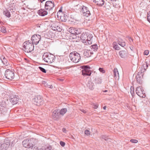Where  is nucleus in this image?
<instances>
[{
	"instance_id": "b1692460",
	"label": "nucleus",
	"mask_w": 150,
	"mask_h": 150,
	"mask_svg": "<svg viewBox=\"0 0 150 150\" xmlns=\"http://www.w3.org/2000/svg\"><path fill=\"white\" fill-rule=\"evenodd\" d=\"M112 46L113 48L116 50H119L120 49V47L117 44V43L115 42H114L112 43Z\"/></svg>"
},
{
	"instance_id": "c756f323",
	"label": "nucleus",
	"mask_w": 150,
	"mask_h": 150,
	"mask_svg": "<svg viewBox=\"0 0 150 150\" xmlns=\"http://www.w3.org/2000/svg\"><path fill=\"white\" fill-rule=\"evenodd\" d=\"M76 29L73 27H71L69 29V32L72 34H75Z\"/></svg>"
},
{
	"instance_id": "09e8293b",
	"label": "nucleus",
	"mask_w": 150,
	"mask_h": 150,
	"mask_svg": "<svg viewBox=\"0 0 150 150\" xmlns=\"http://www.w3.org/2000/svg\"><path fill=\"white\" fill-rule=\"evenodd\" d=\"M62 13H61L59 12H57V16L58 17H61L62 16Z\"/></svg>"
},
{
	"instance_id": "a19ab883",
	"label": "nucleus",
	"mask_w": 150,
	"mask_h": 150,
	"mask_svg": "<svg viewBox=\"0 0 150 150\" xmlns=\"http://www.w3.org/2000/svg\"><path fill=\"white\" fill-rule=\"evenodd\" d=\"M99 70L100 72L102 73H104L105 72V71L103 69V68H99Z\"/></svg>"
},
{
	"instance_id": "4468645a",
	"label": "nucleus",
	"mask_w": 150,
	"mask_h": 150,
	"mask_svg": "<svg viewBox=\"0 0 150 150\" xmlns=\"http://www.w3.org/2000/svg\"><path fill=\"white\" fill-rule=\"evenodd\" d=\"M143 74L142 72V70H141V71H139L136 76V80L138 83L139 84H141V80H139L140 81H139V79H142L143 77Z\"/></svg>"
},
{
	"instance_id": "2f4dec72",
	"label": "nucleus",
	"mask_w": 150,
	"mask_h": 150,
	"mask_svg": "<svg viewBox=\"0 0 150 150\" xmlns=\"http://www.w3.org/2000/svg\"><path fill=\"white\" fill-rule=\"evenodd\" d=\"M4 14L8 17H10L11 16V14L9 11L7 10L4 11Z\"/></svg>"
},
{
	"instance_id": "de8ad7c7",
	"label": "nucleus",
	"mask_w": 150,
	"mask_h": 150,
	"mask_svg": "<svg viewBox=\"0 0 150 150\" xmlns=\"http://www.w3.org/2000/svg\"><path fill=\"white\" fill-rule=\"evenodd\" d=\"M149 51L148 50H146L144 51V54L147 55L149 53Z\"/></svg>"
},
{
	"instance_id": "13d9d810",
	"label": "nucleus",
	"mask_w": 150,
	"mask_h": 150,
	"mask_svg": "<svg viewBox=\"0 0 150 150\" xmlns=\"http://www.w3.org/2000/svg\"><path fill=\"white\" fill-rule=\"evenodd\" d=\"M58 80L60 81H62L64 80L62 79H58Z\"/></svg>"
},
{
	"instance_id": "a878e982",
	"label": "nucleus",
	"mask_w": 150,
	"mask_h": 150,
	"mask_svg": "<svg viewBox=\"0 0 150 150\" xmlns=\"http://www.w3.org/2000/svg\"><path fill=\"white\" fill-rule=\"evenodd\" d=\"M148 64H147V62H146L144 63L143 66L142 67V68L143 69V72H144L145 70L147 69V67H148Z\"/></svg>"
},
{
	"instance_id": "20e7f679",
	"label": "nucleus",
	"mask_w": 150,
	"mask_h": 150,
	"mask_svg": "<svg viewBox=\"0 0 150 150\" xmlns=\"http://www.w3.org/2000/svg\"><path fill=\"white\" fill-rule=\"evenodd\" d=\"M22 144L23 146L25 148H31L32 149L33 145V139H25L23 141Z\"/></svg>"
},
{
	"instance_id": "e433bc0d",
	"label": "nucleus",
	"mask_w": 150,
	"mask_h": 150,
	"mask_svg": "<svg viewBox=\"0 0 150 150\" xmlns=\"http://www.w3.org/2000/svg\"><path fill=\"white\" fill-rule=\"evenodd\" d=\"M38 68L39 69L40 71L43 73H46V70L43 68L40 67H38Z\"/></svg>"
},
{
	"instance_id": "4d7b16f0",
	"label": "nucleus",
	"mask_w": 150,
	"mask_h": 150,
	"mask_svg": "<svg viewBox=\"0 0 150 150\" xmlns=\"http://www.w3.org/2000/svg\"><path fill=\"white\" fill-rule=\"evenodd\" d=\"M62 131H63V132L65 133L66 131V129L65 128H63L62 129Z\"/></svg>"
},
{
	"instance_id": "58836bf2",
	"label": "nucleus",
	"mask_w": 150,
	"mask_h": 150,
	"mask_svg": "<svg viewBox=\"0 0 150 150\" xmlns=\"http://www.w3.org/2000/svg\"><path fill=\"white\" fill-rule=\"evenodd\" d=\"M75 31V35H78L81 33V31L79 29H76V28Z\"/></svg>"
},
{
	"instance_id": "338daca9",
	"label": "nucleus",
	"mask_w": 150,
	"mask_h": 150,
	"mask_svg": "<svg viewBox=\"0 0 150 150\" xmlns=\"http://www.w3.org/2000/svg\"><path fill=\"white\" fill-rule=\"evenodd\" d=\"M40 27V26H38V27Z\"/></svg>"
},
{
	"instance_id": "f3484780",
	"label": "nucleus",
	"mask_w": 150,
	"mask_h": 150,
	"mask_svg": "<svg viewBox=\"0 0 150 150\" xmlns=\"http://www.w3.org/2000/svg\"><path fill=\"white\" fill-rule=\"evenodd\" d=\"M97 5L99 6H102L104 4V1L103 0H93Z\"/></svg>"
},
{
	"instance_id": "4be33fe9",
	"label": "nucleus",
	"mask_w": 150,
	"mask_h": 150,
	"mask_svg": "<svg viewBox=\"0 0 150 150\" xmlns=\"http://www.w3.org/2000/svg\"><path fill=\"white\" fill-rule=\"evenodd\" d=\"M87 86L89 89L91 90H93L95 87V84L91 81H88Z\"/></svg>"
},
{
	"instance_id": "680f3d73",
	"label": "nucleus",
	"mask_w": 150,
	"mask_h": 150,
	"mask_svg": "<svg viewBox=\"0 0 150 150\" xmlns=\"http://www.w3.org/2000/svg\"><path fill=\"white\" fill-rule=\"evenodd\" d=\"M103 108L104 110H105L106 108V106H105L103 107Z\"/></svg>"
},
{
	"instance_id": "37998d69",
	"label": "nucleus",
	"mask_w": 150,
	"mask_h": 150,
	"mask_svg": "<svg viewBox=\"0 0 150 150\" xmlns=\"http://www.w3.org/2000/svg\"><path fill=\"white\" fill-rule=\"evenodd\" d=\"M85 134L87 135L88 136L90 135V131L89 130H86L85 131Z\"/></svg>"
},
{
	"instance_id": "72a5a7b5",
	"label": "nucleus",
	"mask_w": 150,
	"mask_h": 150,
	"mask_svg": "<svg viewBox=\"0 0 150 150\" xmlns=\"http://www.w3.org/2000/svg\"><path fill=\"white\" fill-rule=\"evenodd\" d=\"M45 1V0H38V3H40V7L41 8L43 7L44 6H45L43 2Z\"/></svg>"
},
{
	"instance_id": "5fc2aeb1",
	"label": "nucleus",
	"mask_w": 150,
	"mask_h": 150,
	"mask_svg": "<svg viewBox=\"0 0 150 150\" xmlns=\"http://www.w3.org/2000/svg\"><path fill=\"white\" fill-rule=\"evenodd\" d=\"M43 83L44 84V86L46 87H47V85L48 84L46 82H45V81Z\"/></svg>"
},
{
	"instance_id": "c9c22d12",
	"label": "nucleus",
	"mask_w": 150,
	"mask_h": 150,
	"mask_svg": "<svg viewBox=\"0 0 150 150\" xmlns=\"http://www.w3.org/2000/svg\"><path fill=\"white\" fill-rule=\"evenodd\" d=\"M95 82L96 83H101L102 82V79L99 78H96L95 79Z\"/></svg>"
},
{
	"instance_id": "423d86ee",
	"label": "nucleus",
	"mask_w": 150,
	"mask_h": 150,
	"mask_svg": "<svg viewBox=\"0 0 150 150\" xmlns=\"http://www.w3.org/2000/svg\"><path fill=\"white\" fill-rule=\"evenodd\" d=\"M54 1H47L45 4V10L50 11L54 7Z\"/></svg>"
},
{
	"instance_id": "49530a36",
	"label": "nucleus",
	"mask_w": 150,
	"mask_h": 150,
	"mask_svg": "<svg viewBox=\"0 0 150 150\" xmlns=\"http://www.w3.org/2000/svg\"><path fill=\"white\" fill-rule=\"evenodd\" d=\"M60 144L63 147L64 146L65 144V143L64 142H63L62 141H61L60 142Z\"/></svg>"
},
{
	"instance_id": "412c9836",
	"label": "nucleus",
	"mask_w": 150,
	"mask_h": 150,
	"mask_svg": "<svg viewBox=\"0 0 150 150\" xmlns=\"http://www.w3.org/2000/svg\"><path fill=\"white\" fill-rule=\"evenodd\" d=\"M119 55L123 58H125L127 55V53L126 51H121L119 52Z\"/></svg>"
},
{
	"instance_id": "bb28decb",
	"label": "nucleus",
	"mask_w": 150,
	"mask_h": 150,
	"mask_svg": "<svg viewBox=\"0 0 150 150\" xmlns=\"http://www.w3.org/2000/svg\"><path fill=\"white\" fill-rule=\"evenodd\" d=\"M118 44L122 47H124L125 46V42L121 40H118Z\"/></svg>"
},
{
	"instance_id": "0eeeda50",
	"label": "nucleus",
	"mask_w": 150,
	"mask_h": 150,
	"mask_svg": "<svg viewBox=\"0 0 150 150\" xmlns=\"http://www.w3.org/2000/svg\"><path fill=\"white\" fill-rule=\"evenodd\" d=\"M5 76L7 79L11 80L14 78V73L13 71L7 69L5 71Z\"/></svg>"
},
{
	"instance_id": "473e14b6",
	"label": "nucleus",
	"mask_w": 150,
	"mask_h": 150,
	"mask_svg": "<svg viewBox=\"0 0 150 150\" xmlns=\"http://www.w3.org/2000/svg\"><path fill=\"white\" fill-rule=\"evenodd\" d=\"M0 31L4 33H5L6 32L5 27L3 26L0 27Z\"/></svg>"
},
{
	"instance_id": "9d476101",
	"label": "nucleus",
	"mask_w": 150,
	"mask_h": 150,
	"mask_svg": "<svg viewBox=\"0 0 150 150\" xmlns=\"http://www.w3.org/2000/svg\"><path fill=\"white\" fill-rule=\"evenodd\" d=\"M81 11L83 13V15L86 17H88L90 16L91 14L88 8L85 6H83L82 7Z\"/></svg>"
},
{
	"instance_id": "39448f33",
	"label": "nucleus",
	"mask_w": 150,
	"mask_h": 150,
	"mask_svg": "<svg viewBox=\"0 0 150 150\" xmlns=\"http://www.w3.org/2000/svg\"><path fill=\"white\" fill-rule=\"evenodd\" d=\"M82 70V75L84 76H90L91 74V71L90 70V67L88 66H83Z\"/></svg>"
},
{
	"instance_id": "ddd939ff",
	"label": "nucleus",
	"mask_w": 150,
	"mask_h": 150,
	"mask_svg": "<svg viewBox=\"0 0 150 150\" xmlns=\"http://www.w3.org/2000/svg\"><path fill=\"white\" fill-rule=\"evenodd\" d=\"M52 117L54 120H59V114L58 110H55L53 112L52 115Z\"/></svg>"
},
{
	"instance_id": "5701e85b",
	"label": "nucleus",
	"mask_w": 150,
	"mask_h": 150,
	"mask_svg": "<svg viewBox=\"0 0 150 150\" xmlns=\"http://www.w3.org/2000/svg\"><path fill=\"white\" fill-rule=\"evenodd\" d=\"M56 26V24L55 23L51 25V28L54 30L57 31L59 32L61 31V29L59 27L58 25H57L56 27L54 26Z\"/></svg>"
},
{
	"instance_id": "7c9ffc66",
	"label": "nucleus",
	"mask_w": 150,
	"mask_h": 150,
	"mask_svg": "<svg viewBox=\"0 0 150 150\" xmlns=\"http://www.w3.org/2000/svg\"><path fill=\"white\" fill-rule=\"evenodd\" d=\"M67 111V109L66 108H64L62 109L60 111V114L63 115L65 114Z\"/></svg>"
},
{
	"instance_id": "4c0bfd02",
	"label": "nucleus",
	"mask_w": 150,
	"mask_h": 150,
	"mask_svg": "<svg viewBox=\"0 0 150 150\" xmlns=\"http://www.w3.org/2000/svg\"><path fill=\"white\" fill-rule=\"evenodd\" d=\"M101 138L103 139H104L105 140L107 141L109 139L106 135H102L101 137Z\"/></svg>"
},
{
	"instance_id": "774afa93",
	"label": "nucleus",
	"mask_w": 150,
	"mask_h": 150,
	"mask_svg": "<svg viewBox=\"0 0 150 150\" xmlns=\"http://www.w3.org/2000/svg\"><path fill=\"white\" fill-rule=\"evenodd\" d=\"M5 68H6H6H6V67H5Z\"/></svg>"
},
{
	"instance_id": "a18cd8bd",
	"label": "nucleus",
	"mask_w": 150,
	"mask_h": 150,
	"mask_svg": "<svg viewBox=\"0 0 150 150\" xmlns=\"http://www.w3.org/2000/svg\"><path fill=\"white\" fill-rule=\"evenodd\" d=\"M58 12H59L61 13H62V15H63V13L62 12V7H60L59 10L58 11ZM63 15H64V16L65 17V16H64V13Z\"/></svg>"
},
{
	"instance_id": "cd10ccee",
	"label": "nucleus",
	"mask_w": 150,
	"mask_h": 150,
	"mask_svg": "<svg viewBox=\"0 0 150 150\" xmlns=\"http://www.w3.org/2000/svg\"><path fill=\"white\" fill-rule=\"evenodd\" d=\"M91 49L93 51H96L98 49V46L96 44H94L91 46Z\"/></svg>"
},
{
	"instance_id": "1a4fd4ad",
	"label": "nucleus",
	"mask_w": 150,
	"mask_h": 150,
	"mask_svg": "<svg viewBox=\"0 0 150 150\" xmlns=\"http://www.w3.org/2000/svg\"><path fill=\"white\" fill-rule=\"evenodd\" d=\"M10 144V141L5 140L3 143L0 146V150H6L9 147Z\"/></svg>"
},
{
	"instance_id": "7ed1b4c3",
	"label": "nucleus",
	"mask_w": 150,
	"mask_h": 150,
	"mask_svg": "<svg viewBox=\"0 0 150 150\" xmlns=\"http://www.w3.org/2000/svg\"><path fill=\"white\" fill-rule=\"evenodd\" d=\"M69 57L71 61L75 63L78 62L81 59L80 54L76 52L71 53L69 54Z\"/></svg>"
},
{
	"instance_id": "c85d7f7f",
	"label": "nucleus",
	"mask_w": 150,
	"mask_h": 150,
	"mask_svg": "<svg viewBox=\"0 0 150 150\" xmlns=\"http://www.w3.org/2000/svg\"><path fill=\"white\" fill-rule=\"evenodd\" d=\"M2 62L6 66H7L9 64L7 60L5 57L2 60Z\"/></svg>"
},
{
	"instance_id": "dca6fc26",
	"label": "nucleus",
	"mask_w": 150,
	"mask_h": 150,
	"mask_svg": "<svg viewBox=\"0 0 150 150\" xmlns=\"http://www.w3.org/2000/svg\"><path fill=\"white\" fill-rule=\"evenodd\" d=\"M48 13L44 9L41 8L38 11V14L41 16H43L47 15Z\"/></svg>"
},
{
	"instance_id": "f8f14e48",
	"label": "nucleus",
	"mask_w": 150,
	"mask_h": 150,
	"mask_svg": "<svg viewBox=\"0 0 150 150\" xmlns=\"http://www.w3.org/2000/svg\"><path fill=\"white\" fill-rule=\"evenodd\" d=\"M87 34L86 33H82L80 36V40L83 43H85V45H88L87 42Z\"/></svg>"
},
{
	"instance_id": "6e6d98bb",
	"label": "nucleus",
	"mask_w": 150,
	"mask_h": 150,
	"mask_svg": "<svg viewBox=\"0 0 150 150\" xmlns=\"http://www.w3.org/2000/svg\"><path fill=\"white\" fill-rule=\"evenodd\" d=\"M33 150H38V147L37 146L35 147Z\"/></svg>"
},
{
	"instance_id": "69168bd1",
	"label": "nucleus",
	"mask_w": 150,
	"mask_h": 150,
	"mask_svg": "<svg viewBox=\"0 0 150 150\" xmlns=\"http://www.w3.org/2000/svg\"><path fill=\"white\" fill-rule=\"evenodd\" d=\"M67 69H69V67H67Z\"/></svg>"
},
{
	"instance_id": "bf43d9fd",
	"label": "nucleus",
	"mask_w": 150,
	"mask_h": 150,
	"mask_svg": "<svg viewBox=\"0 0 150 150\" xmlns=\"http://www.w3.org/2000/svg\"><path fill=\"white\" fill-rule=\"evenodd\" d=\"M133 91H132V89H131V91H130V93L131 94H132V93H133Z\"/></svg>"
},
{
	"instance_id": "79ce46f5",
	"label": "nucleus",
	"mask_w": 150,
	"mask_h": 150,
	"mask_svg": "<svg viewBox=\"0 0 150 150\" xmlns=\"http://www.w3.org/2000/svg\"><path fill=\"white\" fill-rule=\"evenodd\" d=\"M130 142L132 143H136L138 142V141L136 139H132L130 140Z\"/></svg>"
},
{
	"instance_id": "9b49d317",
	"label": "nucleus",
	"mask_w": 150,
	"mask_h": 150,
	"mask_svg": "<svg viewBox=\"0 0 150 150\" xmlns=\"http://www.w3.org/2000/svg\"><path fill=\"white\" fill-rule=\"evenodd\" d=\"M18 96L16 95L12 96H10V100L12 104H16L18 101Z\"/></svg>"
},
{
	"instance_id": "052dcab7",
	"label": "nucleus",
	"mask_w": 150,
	"mask_h": 150,
	"mask_svg": "<svg viewBox=\"0 0 150 150\" xmlns=\"http://www.w3.org/2000/svg\"><path fill=\"white\" fill-rule=\"evenodd\" d=\"M139 80H141V83H142V79H139V81H140Z\"/></svg>"
},
{
	"instance_id": "3c124183",
	"label": "nucleus",
	"mask_w": 150,
	"mask_h": 150,
	"mask_svg": "<svg viewBox=\"0 0 150 150\" xmlns=\"http://www.w3.org/2000/svg\"><path fill=\"white\" fill-rule=\"evenodd\" d=\"M80 110L82 112H83V113H86V110H84L83 109H80Z\"/></svg>"
},
{
	"instance_id": "2eb2a0df",
	"label": "nucleus",
	"mask_w": 150,
	"mask_h": 150,
	"mask_svg": "<svg viewBox=\"0 0 150 150\" xmlns=\"http://www.w3.org/2000/svg\"><path fill=\"white\" fill-rule=\"evenodd\" d=\"M32 42L35 45V47H37V45L38 44V36L37 34L33 35L31 38Z\"/></svg>"
},
{
	"instance_id": "6e6552de",
	"label": "nucleus",
	"mask_w": 150,
	"mask_h": 150,
	"mask_svg": "<svg viewBox=\"0 0 150 150\" xmlns=\"http://www.w3.org/2000/svg\"><path fill=\"white\" fill-rule=\"evenodd\" d=\"M136 91L137 95L140 97L144 98L146 97V95L144 91L142 89V87L141 86L137 87Z\"/></svg>"
},
{
	"instance_id": "a211bd4d",
	"label": "nucleus",
	"mask_w": 150,
	"mask_h": 150,
	"mask_svg": "<svg viewBox=\"0 0 150 150\" xmlns=\"http://www.w3.org/2000/svg\"><path fill=\"white\" fill-rule=\"evenodd\" d=\"M93 38V35L91 34H87V43L88 44V45H89L91 44L92 42V38Z\"/></svg>"
},
{
	"instance_id": "f704fd0d",
	"label": "nucleus",
	"mask_w": 150,
	"mask_h": 150,
	"mask_svg": "<svg viewBox=\"0 0 150 150\" xmlns=\"http://www.w3.org/2000/svg\"><path fill=\"white\" fill-rule=\"evenodd\" d=\"M39 102L40 105H42L43 103V102L42 99V97L40 96H38V103Z\"/></svg>"
},
{
	"instance_id": "ea45409f",
	"label": "nucleus",
	"mask_w": 150,
	"mask_h": 150,
	"mask_svg": "<svg viewBox=\"0 0 150 150\" xmlns=\"http://www.w3.org/2000/svg\"><path fill=\"white\" fill-rule=\"evenodd\" d=\"M104 7H108V6L109 7L110 6V3L108 2V3L105 2V3H104Z\"/></svg>"
},
{
	"instance_id": "603ef678",
	"label": "nucleus",
	"mask_w": 150,
	"mask_h": 150,
	"mask_svg": "<svg viewBox=\"0 0 150 150\" xmlns=\"http://www.w3.org/2000/svg\"><path fill=\"white\" fill-rule=\"evenodd\" d=\"M51 147H47V148L45 149V150H51Z\"/></svg>"
},
{
	"instance_id": "393cba45",
	"label": "nucleus",
	"mask_w": 150,
	"mask_h": 150,
	"mask_svg": "<svg viewBox=\"0 0 150 150\" xmlns=\"http://www.w3.org/2000/svg\"><path fill=\"white\" fill-rule=\"evenodd\" d=\"M3 99L0 98V106L5 107L6 106V104L5 101Z\"/></svg>"
},
{
	"instance_id": "e2e57ef3",
	"label": "nucleus",
	"mask_w": 150,
	"mask_h": 150,
	"mask_svg": "<svg viewBox=\"0 0 150 150\" xmlns=\"http://www.w3.org/2000/svg\"><path fill=\"white\" fill-rule=\"evenodd\" d=\"M107 90H105V91H103V92H107Z\"/></svg>"
},
{
	"instance_id": "f257e3e1",
	"label": "nucleus",
	"mask_w": 150,
	"mask_h": 150,
	"mask_svg": "<svg viewBox=\"0 0 150 150\" xmlns=\"http://www.w3.org/2000/svg\"><path fill=\"white\" fill-rule=\"evenodd\" d=\"M34 44L29 40L25 41L23 43V47L24 50L26 52H30L34 49Z\"/></svg>"
},
{
	"instance_id": "6ab92c4d",
	"label": "nucleus",
	"mask_w": 150,
	"mask_h": 150,
	"mask_svg": "<svg viewBox=\"0 0 150 150\" xmlns=\"http://www.w3.org/2000/svg\"><path fill=\"white\" fill-rule=\"evenodd\" d=\"M114 76L116 79H119V74L117 69V68H114L113 70Z\"/></svg>"
},
{
	"instance_id": "f03ea898",
	"label": "nucleus",
	"mask_w": 150,
	"mask_h": 150,
	"mask_svg": "<svg viewBox=\"0 0 150 150\" xmlns=\"http://www.w3.org/2000/svg\"><path fill=\"white\" fill-rule=\"evenodd\" d=\"M42 58L45 62L50 64L54 62L55 57L53 54L46 53L43 55Z\"/></svg>"
},
{
	"instance_id": "864d4df0",
	"label": "nucleus",
	"mask_w": 150,
	"mask_h": 150,
	"mask_svg": "<svg viewBox=\"0 0 150 150\" xmlns=\"http://www.w3.org/2000/svg\"><path fill=\"white\" fill-rule=\"evenodd\" d=\"M47 87L48 88H53V86L52 85H47Z\"/></svg>"
},
{
	"instance_id": "0e129e2a",
	"label": "nucleus",
	"mask_w": 150,
	"mask_h": 150,
	"mask_svg": "<svg viewBox=\"0 0 150 150\" xmlns=\"http://www.w3.org/2000/svg\"><path fill=\"white\" fill-rule=\"evenodd\" d=\"M2 23H3V22H2L0 21V24H2Z\"/></svg>"
},
{
	"instance_id": "8fccbe9b",
	"label": "nucleus",
	"mask_w": 150,
	"mask_h": 150,
	"mask_svg": "<svg viewBox=\"0 0 150 150\" xmlns=\"http://www.w3.org/2000/svg\"><path fill=\"white\" fill-rule=\"evenodd\" d=\"M98 104H94L93 105V108L95 109H97L98 107Z\"/></svg>"
},
{
	"instance_id": "aec40b11",
	"label": "nucleus",
	"mask_w": 150,
	"mask_h": 150,
	"mask_svg": "<svg viewBox=\"0 0 150 150\" xmlns=\"http://www.w3.org/2000/svg\"><path fill=\"white\" fill-rule=\"evenodd\" d=\"M93 54V52H91L90 50H86L83 52V54L84 56L86 57H91V55Z\"/></svg>"
},
{
	"instance_id": "c03bdc74",
	"label": "nucleus",
	"mask_w": 150,
	"mask_h": 150,
	"mask_svg": "<svg viewBox=\"0 0 150 150\" xmlns=\"http://www.w3.org/2000/svg\"><path fill=\"white\" fill-rule=\"evenodd\" d=\"M127 38H128V40H129V42H130V44H132V42H133V40L132 38L129 36L127 37Z\"/></svg>"
}]
</instances>
